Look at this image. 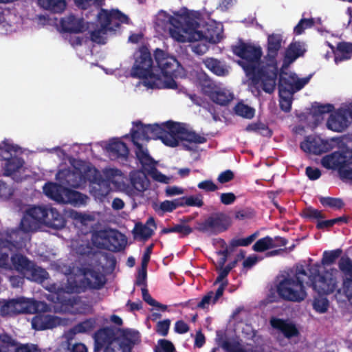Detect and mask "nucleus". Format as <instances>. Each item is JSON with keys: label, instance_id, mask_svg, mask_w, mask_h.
Returning <instances> with one entry per match:
<instances>
[{"label": "nucleus", "instance_id": "41", "mask_svg": "<svg viewBox=\"0 0 352 352\" xmlns=\"http://www.w3.org/2000/svg\"><path fill=\"white\" fill-rule=\"evenodd\" d=\"M204 63L208 69L218 76H223L228 73V70L216 59L206 58Z\"/></svg>", "mask_w": 352, "mask_h": 352}, {"label": "nucleus", "instance_id": "16", "mask_svg": "<svg viewBox=\"0 0 352 352\" xmlns=\"http://www.w3.org/2000/svg\"><path fill=\"white\" fill-rule=\"evenodd\" d=\"M309 80V78H299L295 74L281 72L280 89L294 94L301 89Z\"/></svg>", "mask_w": 352, "mask_h": 352}, {"label": "nucleus", "instance_id": "34", "mask_svg": "<svg viewBox=\"0 0 352 352\" xmlns=\"http://www.w3.org/2000/svg\"><path fill=\"white\" fill-rule=\"evenodd\" d=\"M131 182L134 188L138 192H142L148 187V180L146 174L142 171L133 172L131 175Z\"/></svg>", "mask_w": 352, "mask_h": 352}, {"label": "nucleus", "instance_id": "59", "mask_svg": "<svg viewBox=\"0 0 352 352\" xmlns=\"http://www.w3.org/2000/svg\"><path fill=\"white\" fill-rule=\"evenodd\" d=\"M198 187L200 189L210 192L215 191L218 189V187L210 180H205L199 183Z\"/></svg>", "mask_w": 352, "mask_h": 352}, {"label": "nucleus", "instance_id": "51", "mask_svg": "<svg viewBox=\"0 0 352 352\" xmlns=\"http://www.w3.org/2000/svg\"><path fill=\"white\" fill-rule=\"evenodd\" d=\"M155 352H175L173 344L166 340H161L155 349Z\"/></svg>", "mask_w": 352, "mask_h": 352}, {"label": "nucleus", "instance_id": "19", "mask_svg": "<svg viewBox=\"0 0 352 352\" xmlns=\"http://www.w3.org/2000/svg\"><path fill=\"white\" fill-rule=\"evenodd\" d=\"M270 323L274 330L281 333L287 338H296L299 336L296 325L290 320L272 317Z\"/></svg>", "mask_w": 352, "mask_h": 352}, {"label": "nucleus", "instance_id": "8", "mask_svg": "<svg viewBox=\"0 0 352 352\" xmlns=\"http://www.w3.org/2000/svg\"><path fill=\"white\" fill-rule=\"evenodd\" d=\"M128 21V16L118 10H101L98 14L99 28L91 33V40L104 43L109 34L114 32L121 23Z\"/></svg>", "mask_w": 352, "mask_h": 352}, {"label": "nucleus", "instance_id": "26", "mask_svg": "<svg viewBox=\"0 0 352 352\" xmlns=\"http://www.w3.org/2000/svg\"><path fill=\"white\" fill-rule=\"evenodd\" d=\"M156 226L153 217H150L146 224L137 223L133 229L134 237L140 240H146L150 238L155 230Z\"/></svg>", "mask_w": 352, "mask_h": 352}, {"label": "nucleus", "instance_id": "33", "mask_svg": "<svg viewBox=\"0 0 352 352\" xmlns=\"http://www.w3.org/2000/svg\"><path fill=\"white\" fill-rule=\"evenodd\" d=\"M225 289V283L219 285L215 294L212 292H209L197 304L199 308L206 309L209 307L210 305H214L217 300L223 295Z\"/></svg>", "mask_w": 352, "mask_h": 352}, {"label": "nucleus", "instance_id": "47", "mask_svg": "<svg viewBox=\"0 0 352 352\" xmlns=\"http://www.w3.org/2000/svg\"><path fill=\"white\" fill-rule=\"evenodd\" d=\"M14 305H13L12 300H9L7 302L0 301V314L3 316L16 314V311H12V310L14 311Z\"/></svg>", "mask_w": 352, "mask_h": 352}, {"label": "nucleus", "instance_id": "11", "mask_svg": "<svg viewBox=\"0 0 352 352\" xmlns=\"http://www.w3.org/2000/svg\"><path fill=\"white\" fill-rule=\"evenodd\" d=\"M95 351L104 348V352H130L131 343L124 336L115 337L110 329L100 330L95 336Z\"/></svg>", "mask_w": 352, "mask_h": 352}, {"label": "nucleus", "instance_id": "29", "mask_svg": "<svg viewBox=\"0 0 352 352\" xmlns=\"http://www.w3.org/2000/svg\"><path fill=\"white\" fill-rule=\"evenodd\" d=\"M16 245H17L12 244L8 241H3L2 239H0V267L6 270L12 269V265L10 262L11 258L10 259L9 258V252L12 250V246Z\"/></svg>", "mask_w": 352, "mask_h": 352}, {"label": "nucleus", "instance_id": "38", "mask_svg": "<svg viewBox=\"0 0 352 352\" xmlns=\"http://www.w3.org/2000/svg\"><path fill=\"white\" fill-rule=\"evenodd\" d=\"M29 273L24 274V276L27 278L36 282H42L48 277V274L43 268L35 267L34 264L30 267Z\"/></svg>", "mask_w": 352, "mask_h": 352}, {"label": "nucleus", "instance_id": "53", "mask_svg": "<svg viewBox=\"0 0 352 352\" xmlns=\"http://www.w3.org/2000/svg\"><path fill=\"white\" fill-rule=\"evenodd\" d=\"M182 201H184V203L190 206L200 207L203 205V201L201 196H190L188 197H184L180 199Z\"/></svg>", "mask_w": 352, "mask_h": 352}, {"label": "nucleus", "instance_id": "30", "mask_svg": "<svg viewBox=\"0 0 352 352\" xmlns=\"http://www.w3.org/2000/svg\"><path fill=\"white\" fill-rule=\"evenodd\" d=\"M305 52V48L303 44L300 43H292L286 51L284 66H287L294 62L298 57L303 55Z\"/></svg>", "mask_w": 352, "mask_h": 352}, {"label": "nucleus", "instance_id": "5", "mask_svg": "<svg viewBox=\"0 0 352 352\" xmlns=\"http://www.w3.org/2000/svg\"><path fill=\"white\" fill-rule=\"evenodd\" d=\"M234 53L241 58L239 64L245 70L251 80V85L256 88H262L267 93H272L276 87L277 67L272 60L264 65L259 63L262 50L259 46L240 44L234 48Z\"/></svg>", "mask_w": 352, "mask_h": 352}, {"label": "nucleus", "instance_id": "15", "mask_svg": "<svg viewBox=\"0 0 352 352\" xmlns=\"http://www.w3.org/2000/svg\"><path fill=\"white\" fill-rule=\"evenodd\" d=\"M230 225V217L223 214H219L199 223L197 228L205 232L219 233L227 230Z\"/></svg>", "mask_w": 352, "mask_h": 352}, {"label": "nucleus", "instance_id": "36", "mask_svg": "<svg viewBox=\"0 0 352 352\" xmlns=\"http://www.w3.org/2000/svg\"><path fill=\"white\" fill-rule=\"evenodd\" d=\"M19 153V148L12 145L8 141H3L0 144V160L6 162L12 158Z\"/></svg>", "mask_w": 352, "mask_h": 352}, {"label": "nucleus", "instance_id": "45", "mask_svg": "<svg viewBox=\"0 0 352 352\" xmlns=\"http://www.w3.org/2000/svg\"><path fill=\"white\" fill-rule=\"evenodd\" d=\"M235 112L245 118H252L254 115V110L243 103H239L235 107Z\"/></svg>", "mask_w": 352, "mask_h": 352}, {"label": "nucleus", "instance_id": "7", "mask_svg": "<svg viewBox=\"0 0 352 352\" xmlns=\"http://www.w3.org/2000/svg\"><path fill=\"white\" fill-rule=\"evenodd\" d=\"M198 18V12L190 11L186 9H182L179 12H174V14L170 15L164 11H160L156 16V27L161 30H168L170 36L175 41L173 36V31L184 34V30L191 24L192 20Z\"/></svg>", "mask_w": 352, "mask_h": 352}, {"label": "nucleus", "instance_id": "21", "mask_svg": "<svg viewBox=\"0 0 352 352\" xmlns=\"http://www.w3.org/2000/svg\"><path fill=\"white\" fill-rule=\"evenodd\" d=\"M61 28L63 31L73 33L83 32L89 29V25L82 18L69 15L62 19Z\"/></svg>", "mask_w": 352, "mask_h": 352}, {"label": "nucleus", "instance_id": "22", "mask_svg": "<svg viewBox=\"0 0 352 352\" xmlns=\"http://www.w3.org/2000/svg\"><path fill=\"white\" fill-rule=\"evenodd\" d=\"M23 165V160L19 157L18 155H16L5 163V174L6 175L12 177L13 179L17 181H19L22 179L21 175L25 170Z\"/></svg>", "mask_w": 352, "mask_h": 352}, {"label": "nucleus", "instance_id": "1", "mask_svg": "<svg viewBox=\"0 0 352 352\" xmlns=\"http://www.w3.org/2000/svg\"><path fill=\"white\" fill-rule=\"evenodd\" d=\"M72 170H62L56 175L59 184L48 183L43 187L45 194L52 199L63 204L81 206L86 204L87 197L76 191L70 190L66 186L72 188L82 186L87 180L91 184V193L98 199L108 195L110 190H126L124 177L118 169L108 168L104 172L106 179H101L97 170L89 164L80 160H69Z\"/></svg>", "mask_w": 352, "mask_h": 352}, {"label": "nucleus", "instance_id": "35", "mask_svg": "<svg viewBox=\"0 0 352 352\" xmlns=\"http://www.w3.org/2000/svg\"><path fill=\"white\" fill-rule=\"evenodd\" d=\"M40 7L53 12H62L66 8L65 0H38Z\"/></svg>", "mask_w": 352, "mask_h": 352}, {"label": "nucleus", "instance_id": "2", "mask_svg": "<svg viewBox=\"0 0 352 352\" xmlns=\"http://www.w3.org/2000/svg\"><path fill=\"white\" fill-rule=\"evenodd\" d=\"M132 142L135 146L136 156L142 165L144 170L155 180L169 183L170 178L162 175L155 168V162L150 157L144 143L149 139L160 138L168 146H182L187 149H192L189 144H201L205 138L195 132L188 131L179 123L170 121L161 124L143 125L135 123L131 131Z\"/></svg>", "mask_w": 352, "mask_h": 352}, {"label": "nucleus", "instance_id": "18", "mask_svg": "<svg viewBox=\"0 0 352 352\" xmlns=\"http://www.w3.org/2000/svg\"><path fill=\"white\" fill-rule=\"evenodd\" d=\"M204 91L211 100L221 105H225L233 99V95L229 90L213 83H208Z\"/></svg>", "mask_w": 352, "mask_h": 352}, {"label": "nucleus", "instance_id": "57", "mask_svg": "<svg viewBox=\"0 0 352 352\" xmlns=\"http://www.w3.org/2000/svg\"><path fill=\"white\" fill-rule=\"evenodd\" d=\"M170 324V321L169 320L159 322L156 327L157 332L162 336H166L168 333Z\"/></svg>", "mask_w": 352, "mask_h": 352}, {"label": "nucleus", "instance_id": "4", "mask_svg": "<svg viewBox=\"0 0 352 352\" xmlns=\"http://www.w3.org/2000/svg\"><path fill=\"white\" fill-rule=\"evenodd\" d=\"M60 271L67 276V284L57 287L55 294H52V300H55V310L58 312H69L72 314H85L88 308L80 300H77L70 294L80 292L86 287H97L100 283V276L98 273L88 270L82 272L78 269L71 270L64 266Z\"/></svg>", "mask_w": 352, "mask_h": 352}, {"label": "nucleus", "instance_id": "9", "mask_svg": "<svg viewBox=\"0 0 352 352\" xmlns=\"http://www.w3.org/2000/svg\"><path fill=\"white\" fill-rule=\"evenodd\" d=\"M307 278L304 271H299L293 276L285 278L277 287L279 296L285 300L300 302L306 296L304 283Z\"/></svg>", "mask_w": 352, "mask_h": 352}, {"label": "nucleus", "instance_id": "39", "mask_svg": "<svg viewBox=\"0 0 352 352\" xmlns=\"http://www.w3.org/2000/svg\"><path fill=\"white\" fill-rule=\"evenodd\" d=\"M184 204L181 199H175L173 201H164L161 202L159 204H155L154 206V209L156 212H172L173 210L176 209L178 206H182Z\"/></svg>", "mask_w": 352, "mask_h": 352}, {"label": "nucleus", "instance_id": "60", "mask_svg": "<svg viewBox=\"0 0 352 352\" xmlns=\"http://www.w3.org/2000/svg\"><path fill=\"white\" fill-rule=\"evenodd\" d=\"M314 307L317 311L324 313L327 309V301L324 298L317 299L314 301Z\"/></svg>", "mask_w": 352, "mask_h": 352}, {"label": "nucleus", "instance_id": "37", "mask_svg": "<svg viewBox=\"0 0 352 352\" xmlns=\"http://www.w3.org/2000/svg\"><path fill=\"white\" fill-rule=\"evenodd\" d=\"M352 56V44L340 43L335 52V62L338 63L342 60L349 59Z\"/></svg>", "mask_w": 352, "mask_h": 352}, {"label": "nucleus", "instance_id": "10", "mask_svg": "<svg viewBox=\"0 0 352 352\" xmlns=\"http://www.w3.org/2000/svg\"><path fill=\"white\" fill-rule=\"evenodd\" d=\"M47 208L34 206L29 208L25 213L20 223V229L24 233L36 230L41 224L54 225L60 226L62 221L60 219H56L54 222L49 220L47 215H55L53 211L50 213L46 212Z\"/></svg>", "mask_w": 352, "mask_h": 352}, {"label": "nucleus", "instance_id": "43", "mask_svg": "<svg viewBox=\"0 0 352 352\" xmlns=\"http://www.w3.org/2000/svg\"><path fill=\"white\" fill-rule=\"evenodd\" d=\"M293 93L279 89L280 106L285 111H289L291 109Z\"/></svg>", "mask_w": 352, "mask_h": 352}, {"label": "nucleus", "instance_id": "17", "mask_svg": "<svg viewBox=\"0 0 352 352\" xmlns=\"http://www.w3.org/2000/svg\"><path fill=\"white\" fill-rule=\"evenodd\" d=\"M67 324V320L65 318H60L45 314L36 316L32 321V327L36 330L51 329L58 325H65Z\"/></svg>", "mask_w": 352, "mask_h": 352}, {"label": "nucleus", "instance_id": "32", "mask_svg": "<svg viewBox=\"0 0 352 352\" xmlns=\"http://www.w3.org/2000/svg\"><path fill=\"white\" fill-rule=\"evenodd\" d=\"M283 36L280 34L272 33L267 36V56L274 58L281 47Z\"/></svg>", "mask_w": 352, "mask_h": 352}, {"label": "nucleus", "instance_id": "61", "mask_svg": "<svg viewBox=\"0 0 352 352\" xmlns=\"http://www.w3.org/2000/svg\"><path fill=\"white\" fill-rule=\"evenodd\" d=\"M306 217L312 219H320L324 218L322 213L313 208H309L305 212Z\"/></svg>", "mask_w": 352, "mask_h": 352}, {"label": "nucleus", "instance_id": "62", "mask_svg": "<svg viewBox=\"0 0 352 352\" xmlns=\"http://www.w3.org/2000/svg\"><path fill=\"white\" fill-rule=\"evenodd\" d=\"M234 174L231 170H226L219 174L218 181L220 183H226L232 179Z\"/></svg>", "mask_w": 352, "mask_h": 352}, {"label": "nucleus", "instance_id": "54", "mask_svg": "<svg viewBox=\"0 0 352 352\" xmlns=\"http://www.w3.org/2000/svg\"><path fill=\"white\" fill-rule=\"evenodd\" d=\"M13 190L11 186L6 182L0 180V197L2 198H8L12 194Z\"/></svg>", "mask_w": 352, "mask_h": 352}, {"label": "nucleus", "instance_id": "25", "mask_svg": "<svg viewBox=\"0 0 352 352\" xmlns=\"http://www.w3.org/2000/svg\"><path fill=\"white\" fill-rule=\"evenodd\" d=\"M109 155L112 159L125 158L129 154V150L124 143L118 139H112L105 146Z\"/></svg>", "mask_w": 352, "mask_h": 352}, {"label": "nucleus", "instance_id": "40", "mask_svg": "<svg viewBox=\"0 0 352 352\" xmlns=\"http://www.w3.org/2000/svg\"><path fill=\"white\" fill-rule=\"evenodd\" d=\"M96 322L94 319H88L76 324L69 331V333L74 335L76 333H88L92 331L96 327Z\"/></svg>", "mask_w": 352, "mask_h": 352}, {"label": "nucleus", "instance_id": "58", "mask_svg": "<svg viewBox=\"0 0 352 352\" xmlns=\"http://www.w3.org/2000/svg\"><path fill=\"white\" fill-rule=\"evenodd\" d=\"M221 202L224 205L233 204L236 200V196L233 192H224L219 195Z\"/></svg>", "mask_w": 352, "mask_h": 352}, {"label": "nucleus", "instance_id": "20", "mask_svg": "<svg viewBox=\"0 0 352 352\" xmlns=\"http://www.w3.org/2000/svg\"><path fill=\"white\" fill-rule=\"evenodd\" d=\"M339 268L345 274L342 292L352 305V262L347 257H342L339 261Z\"/></svg>", "mask_w": 352, "mask_h": 352}, {"label": "nucleus", "instance_id": "44", "mask_svg": "<svg viewBox=\"0 0 352 352\" xmlns=\"http://www.w3.org/2000/svg\"><path fill=\"white\" fill-rule=\"evenodd\" d=\"M70 217L76 221V226H78V224L88 226L90 223L94 221L93 215L82 214L76 211L70 212Z\"/></svg>", "mask_w": 352, "mask_h": 352}, {"label": "nucleus", "instance_id": "50", "mask_svg": "<svg viewBox=\"0 0 352 352\" xmlns=\"http://www.w3.org/2000/svg\"><path fill=\"white\" fill-rule=\"evenodd\" d=\"M52 211H53L54 213H56V216L55 215H53V216L47 215L48 216L47 217L49 218V220L53 223V222L55 221V220L56 219H60L61 220V221H62V225L60 226H54V225H46V226H48V227L52 228H55V229H60V228H63L65 226V221L63 217L54 208H47L46 212L47 213H50Z\"/></svg>", "mask_w": 352, "mask_h": 352}, {"label": "nucleus", "instance_id": "12", "mask_svg": "<svg viewBox=\"0 0 352 352\" xmlns=\"http://www.w3.org/2000/svg\"><path fill=\"white\" fill-rule=\"evenodd\" d=\"M321 163L327 168H338L341 177L352 179V150L344 149L327 155Z\"/></svg>", "mask_w": 352, "mask_h": 352}, {"label": "nucleus", "instance_id": "6", "mask_svg": "<svg viewBox=\"0 0 352 352\" xmlns=\"http://www.w3.org/2000/svg\"><path fill=\"white\" fill-rule=\"evenodd\" d=\"M173 36L175 41L181 43L201 41L202 45H195L193 51L197 54H204L207 50V43H216L223 38V25L214 21L204 23L201 14L198 12V18L191 21V24L184 30V34L173 31Z\"/></svg>", "mask_w": 352, "mask_h": 352}, {"label": "nucleus", "instance_id": "55", "mask_svg": "<svg viewBox=\"0 0 352 352\" xmlns=\"http://www.w3.org/2000/svg\"><path fill=\"white\" fill-rule=\"evenodd\" d=\"M313 25L312 19H302L295 27L294 32L297 34L302 32L304 29L311 27Z\"/></svg>", "mask_w": 352, "mask_h": 352}, {"label": "nucleus", "instance_id": "42", "mask_svg": "<svg viewBox=\"0 0 352 352\" xmlns=\"http://www.w3.org/2000/svg\"><path fill=\"white\" fill-rule=\"evenodd\" d=\"M0 352H14L15 343L14 340L7 334L0 335Z\"/></svg>", "mask_w": 352, "mask_h": 352}, {"label": "nucleus", "instance_id": "63", "mask_svg": "<svg viewBox=\"0 0 352 352\" xmlns=\"http://www.w3.org/2000/svg\"><path fill=\"white\" fill-rule=\"evenodd\" d=\"M87 347L82 343L72 344L69 342V349L68 352H87Z\"/></svg>", "mask_w": 352, "mask_h": 352}, {"label": "nucleus", "instance_id": "28", "mask_svg": "<svg viewBox=\"0 0 352 352\" xmlns=\"http://www.w3.org/2000/svg\"><path fill=\"white\" fill-rule=\"evenodd\" d=\"M114 234L115 233L112 230H102L92 234L91 240L96 247L107 248Z\"/></svg>", "mask_w": 352, "mask_h": 352}, {"label": "nucleus", "instance_id": "46", "mask_svg": "<svg viewBox=\"0 0 352 352\" xmlns=\"http://www.w3.org/2000/svg\"><path fill=\"white\" fill-rule=\"evenodd\" d=\"M342 253V250L337 249L332 251H325L323 253L322 262L324 265H329L333 263Z\"/></svg>", "mask_w": 352, "mask_h": 352}, {"label": "nucleus", "instance_id": "56", "mask_svg": "<svg viewBox=\"0 0 352 352\" xmlns=\"http://www.w3.org/2000/svg\"><path fill=\"white\" fill-rule=\"evenodd\" d=\"M173 232L188 234L191 232V229L188 226H176L172 228H165L162 230L163 233H168Z\"/></svg>", "mask_w": 352, "mask_h": 352}, {"label": "nucleus", "instance_id": "64", "mask_svg": "<svg viewBox=\"0 0 352 352\" xmlns=\"http://www.w3.org/2000/svg\"><path fill=\"white\" fill-rule=\"evenodd\" d=\"M16 352H42L36 345H23L18 348Z\"/></svg>", "mask_w": 352, "mask_h": 352}, {"label": "nucleus", "instance_id": "14", "mask_svg": "<svg viewBox=\"0 0 352 352\" xmlns=\"http://www.w3.org/2000/svg\"><path fill=\"white\" fill-rule=\"evenodd\" d=\"M337 144L335 139L323 140L318 136H309L301 143L300 148L305 153L320 154L334 148Z\"/></svg>", "mask_w": 352, "mask_h": 352}, {"label": "nucleus", "instance_id": "48", "mask_svg": "<svg viewBox=\"0 0 352 352\" xmlns=\"http://www.w3.org/2000/svg\"><path fill=\"white\" fill-rule=\"evenodd\" d=\"M142 298L145 302H146L148 305L156 307L163 311L166 310L167 307L166 305H162L154 300L151 295L148 294V290L145 288L142 289Z\"/></svg>", "mask_w": 352, "mask_h": 352}, {"label": "nucleus", "instance_id": "31", "mask_svg": "<svg viewBox=\"0 0 352 352\" xmlns=\"http://www.w3.org/2000/svg\"><path fill=\"white\" fill-rule=\"evenodd\" d=\"M10 263L12 269H14L23 275L29 273L30 267L32 264L26 257L19 254L12 256Z\"/></svg>", "mask_w": 352, "mask_h": 352}, {"label": "nucleus", "instance_id": "24", "mask_svg": "<svg viewBox=\"0 0 352 352\" xmlns=\"http://www.w3.org/2000/svg\"><path fill=\"white\" fill-rule=\"evenodd\" d=\"M285 245L286 241L283 238L266 236L258 240L253 245L252 249L255 252H264L270 249L285 246Z\"/></svg>", "mask_w": 352, "mask_h": 352}, {"label": "nucleus", "instance_id": "52", "mask_svg": "<svg viewBox=\"0 0 352 352\" xmlns=\"http://www.w3.org/2000/svg\"><path fill=\"white\" fill-rule=\"evenodd\" d=\"M256 234H253L246 238L233 240L232 245L233 246H248L256 239Z\"/></svg>", "mask_w": 352, "mask_h": 352}, {"label": "nucleus", "instance_id": "13", "mask_svg": "<svg viewBox=\"0 0 352 352\" xmlns=\"http://www.w3.org/2000/svg\"><path fill=\"white\" fill-rule=\"evenodd\" d=\"M320 265H314L311 270V278L312 280L313 288L320 294H327L334 291L337 280L336 270H331V272H327L323 276L319 273Z\"/></svg>", "mask_w": 352, "mask_h": 352}, {"label": "nucleus", "instance_id": "23", "mask_svg": "<svg viewBox=\"0 0 352 352\" xmlns=\"http://www.w3.org/2000/svg\"><path fill=\"white\" fill-rule=\"evenodd\" d=\"M341 109L331 113L327 120V127L331 131L342 132L349 124V119Z\"/></svg>", "mask_w": 352, "mask_h": 352}, {"label": "nucleus", "instance_id": "49", "mask_svg": "<svg viewBox=\"0 0 352 352\" xmlns=\"http://www.w3.org/2000/svg\"><path fill=\"white\" fill-rule=\"evenodd\" d=\"M320 202L323 206H330L336 209H339L343 206V202L340 199L331 197H322Z\"/></svg>", "mask_w": 352, "mask_h": 352}, {"label": "nucleus", "instance_id": "27", "mask_svg": "<svg viewBox=\"0 0 352 352\" xmlns=\"http://www.w3.org/2000/svg\"><path fill=\"white\" fill-rule=\"evenodd\" d=\"M11 300L15 307L14 311H16L17 314L33 313L39 308V305L36 302L30 299L19 298Z\"/></svg>", "mask_w": 352, "mask_h": 352}, {"label": "nucleus", "instance_id": "3", "mask_svg": "<svg viewBox=\"0 0 352 352\" xmlns=\"http://www.w3.org/2000/svg\"><path fill=\"white\" fill-rule=\"evenodd\" d=\"M154 55L157 66H153L147 48L142 47L135 52L132 74L141 79L138 87L176 89L177 85L173 77L179 75L182 70L179 63L174 56L160 49L155 51Z\"/></svg>", "mask_w": 352, "mask_h": 352}]
</instances>
